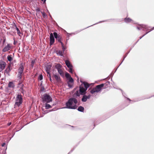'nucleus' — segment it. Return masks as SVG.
<instances>
[{
	"label": "nucleus",
	"mask_w": 154,
	"mask_h": 154,
	"mask_svg": "<svg viewBox=\"0 0 154 154\" xmlns=\"http://www.w3.org/2000/svg\"><path fill=\"white\" fill-rule=\"evenodd\" d=\"M11 55H9L7 57V59L9 61H11L12 60V58L11 57Z\"/></svg>",
	"instance_id": "a878e982"
},
{
	"label": "nucleus",
	"mask_w": 154,
	"mask_h": 154,
	"mask_svg": "<svg viewBox=\"0 0 154 154\" xmlns=\"http://www.w3.org/2000/svg\"><path fill=\"white\" fill-rule=\"evenodd\" d=\"M5 41V39H4L3 40V44H4Z\"/></svg>",
	"instance_id": "4d7b16f0"
},
{
	"label": "nucleus",
	"mask_w": 154,
	"mask_h": 154,
	"mask_svg": "<svg viewBox=\"0 0 154 154\" xmlns=\"http://www.w3.org/2000/svg\"><path fill=\"white\" fill-rule=\"evenodd\" d=\"M11 124V122L8 123V126L10 125Z\"/></svg>",
	"instance_id": "864d4df0"
},
{
	"label": "nucleus",
	"mask_w": 154,
	"mask_h": 154,
	"mask_svg": "<svg viewBox=\"0 0 154 154\" xmlns=\"http://www.w3.org/2000/svg\"><path fill=\"white\" fill-rule=\"evenodd\" d=\"M72 67L69 68V70H68L69 72L71 73H72Z\"/></svg>",
	"instance_id": "c9c22d12"
},
{
	"label": "nucleus",
	"mask_w": 154,
	"mask_h": 154,
	"mask_svg": "<svg viewBox=\"0 0 154 154\" xmlns=\"http://www.w3.org/2000/svg\"><path fill=\"white\" fill-rule=\"evenodd\" d=\"M36 11L37 12H39L40 11V10L39 8H38L36 10Z\"/></svg>",
	"instance_id": "a18cd8bd"
},
{
	"label": "nucleus",
	"mask_w": 154,
	"mask_h": 154,
	"mask_svg": "<svg viewBox=\"0 0 154 154\" xmlns=\"http://www.w3.org/2000/svg\"><path fill=\"white\" fill-rule=\"evenodd\" d=\"M43 2V3H45L46 0H41Z\"/></svg>",
	"instance_id": "603ef678"
},
{
	"label": "nucleus",
	"mask_w": 154,
	"mask_h": 154,
	"mask_svg": "<svg viewBox=\"0 0 154 154\" xmlns=\"http://www.w3.org/2000/svg\"><path fill=\"white\" fill-rule=\"evenodd\" d=\"M65 62L66 66L69 68L73 67L69 60H66Z\"/></svg>",
	"instance_id": "4468645a"
},
{
	"label": "nucleus",
	"mask_w": 154,
	"mask_h": 154,
	"mask_svg": "<svg viewBox=\"0 0 154 154\" xmlns=\"http://www.w3.org/2000/svg\"><path fill=\"white\" fill-rule=\"evenodd\" d=\"M61 67L62 66L60 64H57L55 66V68L57 70L61 69Z\"/></svg>",
	"instance_id": "b1692460"
},
{
	"label": "nucleus",
	"mask_w": 154,
	"mask_h": 154,
	"mask_svg": "<svg viewBox=\"0 0 154 154\" xmlns=\"http://www.w3.org/2000/svg\"><path fill=\"white\" fill-rule=\"evenodd\" d=\"M54 35V36L55 38L56 39L60 37V36L58 35L57 34V33L56 32H54L53 33Z\"/></svg>",
	"instance_id": "c85d7f7f"
},
{
	"label": "nucleus",
	"mask_w": 154,
	"mask_h": 154,
	"mask_svg": "<svg viewBox=\"0 0 154 154\" xmlns=\"http://www.w3.org/2000/svg\"><path fill=\"white\" fill-rule=\"evenodd\" d=\"M3 70V69H2L1 68H0V72H2Z\"/></svg>",
	"instance_id": "5fc2aeb1"
},
{
	"label": "nucleus",
	"mask_w": 154,
	"mask_h": 154,
	"mask_svg": "<svg viewBox=\"0 0 154 154\" xmlns=\"http://www.w3.org/2000/svg\"><path fill=\"white\" fill-rule=\"evenodd\" d=\"M54 76L57 82H60L61 81L60 78L58 74H54Z\"/></svg>",
	"instance_id": "f8f14e48"
},
{
	"label": "nucleus",
	"mask_w": 154,
	"mask_h": 154,
	"mask_svg": "<svg viewBox=\"0 0 154 154\" xmlns=\"http://www.w3.org/2000/svg\"><path fill=\"white\" fill-rule=\"evenodd\" d=\"M52 66L51 64L47 65L45 66V71L47 73H48L49 72H50V70L51 69Z\"/></svg>",
	"instance_id": "9d476101"
},
{
	"label": "nucleus",
	"mask_w": 154,
	"mask_h": 154,
	"mask_svg": "<svg viewBox=\"0 0 154 154\" xmlns=\"http://www.w3.org/2000/svg\"><path fill=\"white\" fill-rule=\"evenodd\" d=\"M57 71H58V72L60 74V75L61 76H63V75H64L63 72V71L61 69H58V70H57Z\"/></svg>",
	"instance_id": "393cba45"
},
{
	"label": "nucleus",
	"mask_w": 154,
	"mask_h": 154,
	"mask_svg": "<svg viewBox=\"0 0 154 154\" xmlns=\"http://www.w3.org/2000/svg\"><path fill=\"white\" fill-rule=\"evenodd\" d=\"M78 103L77 99L74 97L70 98L66 103V107L62 108H68L71 109H76L77 106L76 104Z\"/></svg>",
	"instance_id": "f257e3e1"
},
{
	"label": "nucleus",
	"mask_w": 154,
	"mask_h": 154,
	"mask_svg": "<svg viewBox=\"0 0 154 154\" xmlns=\"http://www.w3.org/2000/svg\"><path fill=\"white\" fill-rule=\"evenodd\" d=\"M81 31V30L79 31H77V32H75V33H72L71 34H73L75 35V34H76L80 32Z\"/></svg>",
	"instance_id": "a19ab883"
},
{
	"label": "nucleus",
	"mask_w": 154,
	"mask_h": 154,
	"mask_svg": "<svg viewBox=\"0 0 154 154\" xmlns=\"http://www.w3.org/2000/svg\"><path fill=\"white\" fill-rule=\"evenodd\" d=\"M80 95H81V93L80 91H79V90L76 91L74 94V95H75L77 97H79Z\"/></svg>",
	"instance_id": "5701e85b"
},
{
	"label": "nucleus",
	"mask_w": 154,
	"mask_h": 154,
	"mask_svg": "<svg viewBox=\"0 0 154 154\" xmlns=\"http://www.w3.org/2000/svg\"><path fill=\"white\" fill-rule=\"evenodd\" d=\"M80 82H81L82 83H83L84 84V88L86 90H87L88 88L90 86V84L86 82H82L81 81H80Z\"/></svg>",
	"instance_id": "dca6fc26"
},
{
	"label": "nucleus",
	"mask_w": 154,
	"mask_h": 154,
	"mask_svg": "<svg viewBox=\"0 0 154 154\" xmlns=\"http://www.w3.org/2000/svg\"><path fill=\"white\" fill-rule=\"evenodd\" d=\"M154 29V27H153L152 29H151L149 31H148V32H146V33L144 35H145L147 34V33H148L150 31H151L152 30H153Z\"/></svg>",
	"instance_id": "4c0bfd02"
},
{
	"label": "nucleus",
	"mask_w": 154,
	"mask_h": 154,
	"mask_svg": "<svg viewBox=\"0 0 154 154\" xmlns=\"http://www.w3.org/2000/svg\"><path fill=\"white\" fill-rule=\"evenodd\" d=\"M91 95L90 94L88 95V96H87V97L88 99H89L90 98Z\"/></svg>",
	"instance_id": "79ce46f5"
},
{
	"label": "nucleus",
	"mask_w": 154,
	"mask_h": 154,
	"mask_svg": "<svg viewBox=\"0 0 154 154\" xmlns=\"http://www.w3.org/2000/svg\"><path fill=\"white\" fill-rule=\"evenodd\" d=\"M154 29V27H153L152 29H151L149 31H148V32H146V33L144 35H145L147 34V33H148L150 31H151L152 30H153Z\"/></svg>",
	"instance_id": "58836bf2"
},
{
	"label": "nucleus",
	"mask_w": 154,
	"mask_h": 154,
	"mask_svg": "<svg viewBox=\"0 0 154 154\" xmlns=\"http://www.w3.org/2000/svg\"><path fill=\"white\" fill-rule=\"evenodd\" d=\"M65 76L67 79L71 77L70 74L67 72L65 73Z\"/></svg>",
	"instance_id": "cd10ccee"
},
{
	"label": "nucleus",
	"mask_w": 154,
	"mask_h": 154,
	"mask_svg": "<svg viewBox=\"0 0 154 154\" xmlns=\"http://www.w3.org/2000/svg\"><path fill=\"white\" fill-rule=\"evenodd\" d=\"M79 91L81 93V94L82 95L85 94L87 90L83 86L81 85L79 87Z\"/></svg>",
	"instance_id": "0eeeda50"
},
{
	"label": "nucleus",
	"mask_w": 154,
	"mask_h": 154,
	"mask_svg": "<svg viewBox=\"0 0 154 154\" xmlns=\"http://www.w3.org/2000/svg\"><path fill=\"white\" fill-rule=\"evenodd\" d=\"M11 70V69H10V66H8L5 71V73H6L9 76L10 75L9 73Z\"/></svg>",
	"instance_id": "2eb2a0df"
},
{
	"label": "nucleus",
	"mask_w": 154,
	"mask_h": 154,
	"mask_svg": "<svg viewBox=\"0 0 154 154\" xmlns=\"http://www.w3.org/2000/svg\"><path fill=\"white\" fill-rule=\"evenodd\" d=\"M52 111H54V110L52 109V110H50L49 112H51Z\"/></svg>",
	"instance_id": "680f3d73"
},
{
	"label": "nucleus",
	"mask_w": 154,
	"mask_h": 154,
	"mask_svg": "<svg viewBox=\"0 0 154 154\" xmlns=\"http://www.w3.org/2000/svg\"><path fill=\"white\" fill-rule=\"evenodd\" d=\"M38 79L39 80L41 81L43 79V76L42 74H41L38 77Z\"/></svg>",
	"instance_id": "72a5a7b5"
},
{
	"label": "nucleus",
	"mask_w": 154,
	"mask_h": 154,
	"mask_svg": "<svg viewBox=\"0 0 154 154\" xmlns=\"http://www.w3.org/2000/svg\"><path fill=\"white\" fill-rule=\"evenodd\" d=\"M41 13H42V16L44 17L45 18L46 17H47V15L45 12L41 11Z\"/></svg>",
	"instance_id": "473e14b6"
},
{
	"label": "nucleus",
	"mask_w": 154,
	"mask_h": 154,
	"mask_svg": "<svg viewBox=\"0 0 154 154\" xmlns=\"http://www.w3.org/2000/svg\"><path fill=\"white\" fill-rule=\"evenodd\" d=\"M15 100L16 102L14 105L15 106L19 107L23 102V98L20 94H17Z\"/></svg>",
	"instance_id": "7ed1b4c3"
},
{
	"label": "nucleus",
	"mask_w": 154,
	"mask_h": 154,
	"mask_svg": "<svg viewBox=\"0 0 154 154\" xmlns=\"http://www.w3.org/2000/svg\"><path fill=\"white\" fill-rule=\"evenodd\" d=\"M55 39L54 35L52 33H51L50 36V45H52L54 42Z\"/></svg>",
	"instance_id": "6e6552de"
},
{
	"label": "nucleus",
	"mask_w": 154,
	"mask_h": 154,
	"mask_svg": "<svg viewBox=\"0 0 154 154\" xmlns=\"http://www.w3.org/2000/svg\"><path fill=\"white\" fill-rule=\"evenodd\" d=\"M74 150V148H73V149L71 150L70 152L68 153V154H70Z\"/></svg>",
	"instance_id": "37998d69"
},
{
	"label": "nucleus",
	"mask_w": 154,
	"mask_h": 154,
	"mask_svg": "<svg viewBox=\"0 0 154 154\" xmlns=\"http://www.w3.org/2000/svg\"><path fill=\"white\" fill-rule=\"evenodd\" d=\"M5 144H5V143H3L2 144V147L4 146H5Z\"/></svg>",
	"instance_id": "de8ad7c7"
},
{
	"label": "nucleus",
	"mask_w": 154,
	"mask_h": 154,
	"mask_svg": "<svg viewBox=\"0 0 154 154\" xmlns=\"http://www.w3.org/2000/svg\"><path fill=\"white\" fill-rule=\"evenodd\" d=\"M128 53L126 54V55L124 57V59H123V60H122V61L121 63L119 64V66L117 68V69H116V70L115 71V72L116 71L117 69V68L119 67V66L121 65V64L123 62V61H124V59H125V58L126 57L127 55L128 54Z\"/></svg>",
	"instance_id": "f704fd0d"
},
{
	"label": "nucleus",
	"mask_w": 154,
	"mask_h": 154,
	"mask_svg": "<svg viewBox=\"0 0 154 154\" xmlns=\"http://www.w3.org/2000/svg\"><path fill=\"white\" fill-rule=\"evenodd\" d=\"M6 65V63L5 62L3 61H0V68L3 70L5 68Z\"/></svg>",
	"instance_id": "9b49d317"
},
{
	"label": "nucleus",
	"mask_w": 154,
	"mask_h": 154,
	"mask_svg": "<svg viewBox=\"0 0 154 154\" xmlns=\"http://www.w3.org/2000/svg\"><path fill=\"white\" fill-rule=\"evenodd\" d=\"M22 73H20L18 72V77L20 79H21L22 78L21 75Z\"/></svg>",
	"instance_id": "2f4dec72"
},
{
	"label": "nucleus",
	"mask_w": 154,
	"mask_h": 154,
	"mask_svg": "<svg viewBox=\"0 0 154 154\" xmlns=\"http://www.w3.org/2000/svg\"><path fill=\"white\" fill-rule=\"evenodd\" d=\"M15 134V133H14L13 135H12V137H13V136H14V135Z\"/></svg>",
	"instance_id": "0e129e2a"
},
{
	"label": "nucleus",
	"mask_w": 154,
	"mask_h": 154,
	"mask_svg": "<svg viewBox=\"0 0 154 154\" xmlns=\"http://www.w3.org/2000/svg\"><path fill=\"white\" fill-rule=\"evenodd\" d=\"M56 39L58 40V41L60 42L61 41V38L60 37H59V38H57Z\"/></svg>",
	"instance_id": "e433bc0d"
},
{
	"label": "nucleus",
	"mask_w": 154,
	"mask_h": 154,
	"mask_svg": "<svg viewBox=\"0 0 154 154\" xmlns=\"http://www.w3.org/2000/svg\"><path fill=\"white\" fill-rule=\"evenodd\" d=\"M110 83V82L108 81L104 84H102L100 85H97L95 87L93 88L91 90L90 92L92 94H94L95 93L98 92L101 90L102 88L103 87L104 85H107L108 84H109Z\"/></svg>",
	"instance_id": "f03ea898"
},
{
	"label": "nucleus",
	"mask_w": 154,
	"mask_h": 154,
	"mask_svg": "<svg viewBox=\"0 0 154 154\" xmlns=\"http://www.w3.org/2000/svg\"><path fill=\"white\" fill-rule=\"evenodd\" d=\"M127 99L128 100H129V101H131V100L129 98H127Z\"/></svg>",
	"instance_id": "13d9d810"
},
{
	"label": "nucleus",
	"mask_w": 154,
	"mask_h": 154,
	"mask_svg": "<svg viewBox=\"0 0 154 154\" xmlns=\"http://www.w3.org/2000/svg\"><path fill=\"white\" fill-rule=\"evenodd\" d=\"M15 134V133H14L13 135H12V137H13V136H14V135Z\"/></svg>",
	"instance_id": "338daca9"
},
{
	"label": "nucleus",
	"mask_w": 154,
	"mask_h": 154,
	"mask_svg": "<svg viewBox=\"0 0 154 154\" xmlns=\"http://www.w3.org/2000/svg\"><path fill=\"white\" fill-rule=\"evenodd\" d=\"M62 49H63V51L64 52V51H65V49H66V48L64 46L62 47Z\"/></svg>",
	"instance_id": "ea45409f"
},
{
	"label": "nucleus",
	"mask_w": 154,
	"mask_h": 154,
	"mask_svg": "<svg viewBox=\"0 0 154 154\" xmlns=\"http://www.w3.org/2000/svg\"><path fill=\"white\" fill-rule=\"evenodd\" d=\"M42 101L43 103H48L52 101V98L48 94H44L42 97Z\"/></svg>",
	"instance_id": "20e7f679"
},
{
	"label": "nucleus",
	"mask_w": 154,
	"mask_h": 154,
	"mask_svg": "<svg viewBox=\"0 0 154 154\" xmlns=\"http://www.w3.org/2000/svg\"><path fill=\"white\" fill-rule=\"evenodd\" d=\"M15 86V85L13 82H9L8 84V87L9 88H14Z\"/></svg>",
	"instance_id": "f3484780"
},
{
	"label": "nucleus",
	"mask_w": 154,
	"mask_h": 154,
	"mask_svg": "<svg viewBox=\"0 0 154 154\" xmlns=\"http://www.w3.org/2000/svg\"><path fill=\"white\" fill-rule=\"evenodd\" d=\"M77 109L79 112H83L84 110V108L83 107L80 106L78 107Z\"/></svg>",
	"instance_id": "4be33fe9"
},
{
	"label": "nucleus",
	"mask_w": 154,
	"mask_h": 154,
	"mask_svg": "<svg viewBox=\"0 0 154 154\" xmlns=\"http://www.w3.org/2000/svg\"><path fill=\"white\" fill-rule=\"evenodd\" d=\"M124 21L126 23L131 22H132V20L129 18H126L124 19Z\"/></svg>",
	"instance_id": "aec40b11"
},
{
	"label": "nucleus",
	"mask_w": 154,
	"mask_h": 154,
	"mask_svg": "<svg viewBox=\"0 0 154 154\" xmlns=\"http://www.w3.org/2000/svg\"><path fill=\"white\" fill-rule=\"evenodd\" d=\"M49 15H50V17L52 19V17H51V15H50V14H49Z\"/></svg>",
	"instance_id": "052dcab7"
},
{
	"label": "nucleus",
	"mask_w": 154,
	"mask_h": 154,
	"mask_svg": "<svg viewBox=\"0 0 154 154\" xmlns=\"http://www.w3.org/2000/svg\"><path fill=\"white\" fill-rule=\"evenodd\" d=\"M47 12H48L49 14H50V13H49L48 10V9H47Z\"/></svg>",
	"instance_id": "bf43d9fd"
},
{
	"label": "nucleus",
	"mask_w": 154,
	"mask_h": 154,
	"mask_svg": "<svg viewBox=\"0 0 154 154\" xmlns=\"http://www.w3.org/2000/svg\"><path fill=\"white\" fill-rule=\"evenodd\" d=\"M24 64L23 63H21L20 64V67L18 69V72L19 73H23L24 70Z\"/></svg>",
	"instance_id": "1a4fd4ad"
},
{
	"label": "nucleus",
	"mask_w": 154,
	"mask_h": 154,
	"mask_svg": "<svg viewBox=\"0 0 154 154\" xmlns=\"http://www.w3.org/2000/svg\"><path fill=\"white\" fill-rule=\"evenodd\" d=\"M49 79H50V80L51 82L52 81V79H51V76L50 75H49Z\"/></svg>",
	"instance_id": "3c124183"
},
{
	"label": "nucleus",
	"mask_w": 154,
	"mask_h": 154,
	"mask_svg": "<svg viewBox=\"0 0 154 154\" xmlns=\"http://www.w3.org/2000/svg\"><path fill=\"white\" fill-rule=\"evenodd\" d=\"M60 43L61 44V46H62V47L64 46L63 43V42H60Z\"/></svg>",
	"instance_id": "09e8293b"
},
{
	"label": "nucleus",
	"mask_w": 154,
	"mask_h": 154,
	"mask_svg": "<svg viewBox=\"0 0 154 154\" xmlns=\"http://www.w3.org/2000/svg\"><path fill=\"white\" fill-rule=\"evenodd\" d=\"M14 26L15 27V28L17 30V33L18 34H19H19L20 33V32L19 29L18 28V27H17L16 24H14Z\"/></svg>",
	"instance_id": "bb28decb"
},
{
	"label": "nucleus",
	"mask_w": 154,
	"mask_h": 154,
	"mask_svg": "<svg viewBox=\"0 0 154 154\" xmlns=\"http://www.w3.org/2000/svg\"><path fill=\"white\" fill-rule=\"evenodd\" d=\"M15 134V133H14L13 135H12V137H13V136H14V135Z\"/></svg>",
	"instance_id": "69168bd1"
},
{
	"label": "nucleus",
	"mask_w": 154,
	"mask_h": 154,
	"mask_svg": "<svg viewBox=\"0 0 154 154\" xmlns=\"http://www.w3.org/2000/svg\"><path fill=\"white\" fill-rule=\"evenodd\" d=\"M35 63V60H32L31 62V66L33 67H34V64Z\"/></svg>",
	"instance_id": "7c9ffc66"
},
{
	"label": "nucleus",
	"mask_w": 154,
	"mask_h": 154,
	"mask_svg": "<svg viewBox=\"0 0 154 154\" xmlns=\"http://www.w3.org/2000/svg\"><path fill=\"white\" fill-rule=\"evenodd\" d=\"M44 89H44V88H43V90H44Z\"/></svg>",
	"instance_id": "774afa93"
},
{
	"label": "nucleus",
	"mask_w": 154,
	"mask_h": 154,
	"mask_svg": "<svg viewBox=\"0 0 154 154\" xmlns=\"http://www.w3.org/2000/svg\"><path fill=\"white\" fill-rule=\"evenodd\" d=\"M48 112L47 111H45V113H48Z\"/></svg>",
	"instance_id": "e2e57ef3"
},
{
	"label": "nucleus",
	"mask_w": 154,
	"mask_h": 154,
	"mask_svg": "<svg viewBox=\"0 0 154 154\" xmlns=\"http://www.w3.org/2000/svg\"><path fill=\"white\" fill-rule=\"evenodd\" d=\"M67 79L69 80V81L67 82L68 87L70 88H72L74 82L73 79L71 77Z\"/></svg>",
	"instance_id": "39448f33"
},
{
	"label": "nucleus",
	"mask_w": 154,
	"mask_h": 154,
	"mask_svg": "<svg viewBox=\"0 0 154 154\" xmlns=\"http://www.w3.org/2000/svg\"><path fill=\"white\" fill-rule=\"evenodd\" d=\"M20 89L21 90V92H22V93H23L24 90L23 89V88H21Z\"/></svg>",
	"instance_id": "8fccbe9b"
},
{
	"label": "nucleus",
	"mask_w": 154,
	"mask_h": 154,
	"mask_svg": "<svg viewBox=\"0 0 154 154\" xmlns=\"http://www.w3.org/2000/svg\"><path fill=\"white\" fill-rule=\"evenodd\" d=\"M56 53L57 54L61 56H63V54L64 52L63 51L60 50L58 51H56Z\"/></svg>",
	"instance_id": "a211bd4d"
},
{
	"label": "nucleus",
	"mask_w": 154,
	"mask_h": 154,
	"mask_svg": "<svg viewBox=\"0 0 154 154\" xmlns=\"http://www.w3.org/2000/svg\"><path fill=\"white\" fill-rule=\"evenodd\" d=\"M83 96L82 98V101L83 102H86L88 99L87 97V95H85V94L83 95Z\"/></svg>",
	"instance_id": "6ab92c4d"
},
{
	"label": "nucleus",
	"mask_w": 154,
	"mask_h": 154,
	"mask_svg": "<svg viewBox=\"0 0 154 154\" xmlns=\"http://www.w3.org/2000/svg\"><path fill=\"white\" fill-rule=\"evenodd\" d=\"M47 73L48 74L47 76H48V77L49 78V75H51L50 72H49V73Z\"/></svg>",
	"instance_id": "49530a36"
},
{
	"label": "nucleus",
	"mask_w": 154,
	"mask_h": 154,
	"mask_svg": "<svg viewBox=\"0 0 154 154\" xmlns=\"http://www.w3.org/2000/svg\"><path fill=\"white\" fill-rule=\"evenodd\" d=\"M145 35H144L143 36H142V37H140V39H141Z\"/></svg>",
	"instance_id": "6e6d98bb"
},
{
	"label": "nucleus",
	"mask_w": 154,
	"mask_h": 154,
	"mask_svg": "<svg viewBox=\"0 0 154 154\" xmlns=\"http://www.w3.org/2000/svg\"><path fill=\"white\" fill-rule=\"evenodd\" d=\"M18 85H19V86H18L19 87H20V89H21V88H23V87L24 86L23 84L21 82L19 83Z\"/></svg>",
	"instance_id": "c756f323"
},
{
	"label": "nucleus",
	"mask_w": 154,
	"mask_h": 154,
	"mask_svg": "<svg viewBox=\"0 0 154 154\" xmlns=\"http://www.w3.org/2000/svg\"><path fill=\"white\" fill-rule=\"evenodd\" d=\"M105 21H106V20H103V21H100L98 23H95L94 24H98V23H101V22H105Z\"/></svg>",
	"instance_id": "c03bdc74"
},
{
	"label": "nucleus",
	"mask_w": 154,
	"mask_h": 154,
	"mask_svg": "<svg viewBox=\"0 0 154 154\" xmlns=\"http://www.w3.org/2000/svg\"><path fill=\"white\" fill-rule=\"evenodd\" d=\"M54 104H53L52 106L50 105L49 104H48L47 103H46L45 105V109H49L51 108L52 107V106H54Z\"/></svg>",
	"instance_id": "412c9836"
},
{
	"label": "nucleus",
	"mask_w": 154,
	"mask_h": 154,
	"mask_svg": "<svg viewBox=\"0 0 154 154\" xmlns=\"http://www.w3.org/2000/svg\"><path fill=\"white\" fill-rule=\"evenodd\" d=\"M11 47L9 44H8L3 49L2 51L3 52H6L10 50Z\"/></svg>",
	"instance_id": "ddd939ff"
},
{
	"label": "nucleus",
	"mask_w": 154,
	"mask_h": 154,
	"mask_svg": "<svg viewBox=\"0 0 154 154\" xmlns=\"http://www.w3.org/2000/svg\"><path fill=\"white\" fill-rule=\"evenodd\" d=\"M150 27L148 26L147 25L143 24L140 25L139 26H137V28L138 29L140 30L143 29V30H144V29H149Z\"/></svg>",
	"instance_id": "423d86ee"
}]
</instances>
